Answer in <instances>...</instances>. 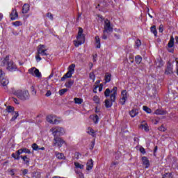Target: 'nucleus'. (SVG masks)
Returning a JSON list of instances; mask_svg holds the SVG:
<instances>
[{"instance_id":"obj_1","label":"nucleus","mask_w":178,"mask_h":178,"mask_svg":"<svg viewBox=\"0 0 178 178\" xmlns=\"http://www.w3.org/2000/svg\"><path fill=\"white\" fill-rule=\"evenodd\" d=\"M116 95H118V87L114 86L113 89L111 90L109 88L106 89L104 92V96L108 97L110 96L111 100L106 99L105 100V106L106 108H111L112 106L113 103L116 101Z\"/></svg>"},{"instance_id":"obj_2","label":"nucleus","mask_w":178,"mask_h":178,"mask_svg":"<svg viewBox=\"0 0 178 178\" xmlns=\"http://www.w3.org/2000/svg\"><path fill=\"white\" fill-rule=\"evenodd\" d=\"M1 66L3 67L6 66V69L8 70V72H16L17 70V66L13 60L9 59V56H6L1 59Z\"/></svg>"},{"instance_id":"obj_3","label":"nucleus","mask_w":178,"mask_h":178,"mask_svg":"<svg viewBox=\"0 0 178 178\" xmlns=\"http://www.w3.org/2000/svg\"><path fill=\"white\" fill-rule=\"evenodd\" d=\"M13 94L20 99L21 101H27L30 98V93H29V90H17L13 92Z\"/></svg>"},{"instance_id":"obj_4","label":"nucleus","mask_w":178,"mask_h":178,"mask_svg":"<svg viewBox=\"0 0 178 178\" xmlns=\"http://www.w3.org/2000/svg\"><path fill=\"white\" fill-rule=\"evenodd\" d=\"M83 31L84 30H83L82 28H79V32L76 36L77 40L74 41V44L76 47H80V45L86 42V36L83 34Z\"/></svg>"},{"instance_id":"obj_5","label":"nucleus","mask_w":178,"mask_h":178,"mask_svg":"<svg viewBox=\"0 0 178 178\" xmlns=\"http://www.w3.org/2000/svg\"><path fill=\"white\" fill-rule=\"evenodd\" d=\"M53 133L54 137H59L58 136H63L65 134V129L60 127H53L50 129Z\"/></svg>"},{"instance_id":"obj_6","label":"nucleus","mask_w":178,"mask_h":178,"mask_svg":"<svg viewBox=\"0 0 178 178\" xmlns=\"http://www.w3.org/2000/svg\"><path fill=\"white\" fill-rule=\"evenodd\" d=\"M67 145L66 141L62 139V138L59 136H55L53 140V146L54 147H58V148L62 147V145Z\"/></svg>"},{"instance_id":"obj_7","label":"nucleus","mask_w":178,"mask_h":178,"mask_svg":"<svg viewBox=\"0 0 178 178\" xmlns=\"http://www.w3.org/2000/svg\"><path fill=\"white\" fill-rule=\"evenodd\" d=\"M113 31V28L111 26V22L109 19H106L104 21V28L103 33H112Z\"/></svg>"},{"instance_id":"obj_8","label":"nucleus","mask_w":178,"mask_h":178,"mask_svg":"<svg viewBox=\"0 0 178 178\" xmlns=\"http://www.w3.org/2000/svg\"><path fill=\"white\" fill-rule=\"evenodd\" d=\"M38 55H41V56H48V54H47V49H45V45L40 44L38 47Z\"/></svg>"},{"instance_id":"obj_9","label":"nucleus","mask_w":178,"mask_h":178,"mask_svg":"<svg viewBox=\"0 0 178 178\" xmlns=\"http://www.w3.org/2000/svg\"><path fill=\"white\" fill-rule=\"evenodd\" d=\"M121 98L120 99V104L121 105H124L126 101H127V90H124L121 92Z\"/></svg>"},{"instance_id":"obj_10","label":"nucleus","mask_w":178,"mask_h":178,"mask_svg":"<svg viewBox=\"0 0 178 178\" xmlns=\"http://www.w3.org/2000/svg\"><path fill=\"white\" fill-rule=\"evenodd\" d=\"M29 73L31 74L32 76H35V77H41V72H40V70L35 67H32L29 70Z\"/></svg>"},{"instance_id":"obj_11","label":"nucleus","mask_w":178,"mask_h":178,"mask_svg":"<svg viewBox=\"0 0 178 178\" xmlns=\"http://www.w3.org/2000/svg\"><path fill=\"white\" fill-rule=\"evenodd\" d=\"M21 154H23V148H21L19 150L16 151L15 153H13L11 156L14 158V159H17V161H19V159H20Z\"/></svg>"},{"instance_id":"obj_12","label":"nucleus","mask_w":178,"mask_h":178,"mask_svg":"<svg viewBox=\"0 0 178 178\" xmlns=\"http://www.w3.org/2000/svg\"><path fill=\"white\" fill-rule=\"evenodd\" d=\"M10 17L11 20H16L17 17H19V14L16 10H13L12 13L10 15Z\"/></svg>"},{"instance_id":"obj_13","label":"nucleus","mask_w":178,"mask_h":178,"mask_svg":"<svg viewBox=\"0 0 178 178\" xmlns=\"http://www.w3.org/2000/svg\"><path fill=\"white\" fill-rule=\"evenodd\" d=\"M172 73H173V68L172 67V64L169 63L165 69V74H172Z\"/></svg>"},{"instance_id":"obj_14","label":"nucleus","mask_w":178,"mask_h":178,"mask_svg":"<svg viewBox=\"0 0 178 178\" xmlns=\"http://www.w3.org/2000/svg\"><path fill=\"white\" fill-rule=\"evenodd\" d=\"M86 165V170H91V169H92V168L94 167V161H92V159H90L88 161Z\"/></svg>"},{"instance_id":"obj_15","label":"nucleus","mask_w":178,"mask_h":178,"mask_svg":"<svg viewBox=\"0 0 178 178\" xmlns=\"http://www.w3.org/2000/svg\"><path fill=\"white\" fill-rule=\"evenodd\" d=\"M0 83L3 87H6L9 84V79L6 76L0 80Z\"/></svg>"},{"instance_id":"obj_16","label":"nucleus","mask_w":178,"mask_h":178,"mask_svg":"<svg viewBox=\"0 0 178 178\" xmlns=\"http://www.w3.org/2000/svg\"><path fill=\"white\" fill-rule=\"evenodd\" d=\"M142 161L143 165H145V168H149V160L146 156L142 157Z\"/></svg>"},{"instance_id":"obj_17","label":"nucleus","mask_w":178,"mask_h":178,"mask_svg":"<svg viewBox=\"0 0 178 178\" xmlns=\"http://www.w3.org/2000/svg\"><path fill=\"white\" fill-rule=\"evenodd\" d=\"M55 155L58 159H63V161L66 159V156H65V154H63V153H59L58 152H55Z\"/></svg>"},{"instance_id":"obj_18","label":"nucleus","mask_w":178,"mask_h":178,"mask_svg":"<svg viewBox=\"0 0 178 178\" xmlns=\"http://www.w3.org/2000/svg\"><path fill=\"white\" fill-rule=\"evenodd\" d=\"M154 113L156 115H167L168 111L163 109L158 108L157 110L155 111Z\"/></svg>"},{"instance_id":"obj_19","label":"nucleus","mask_w":178,"mask_h":178,"mask_svg":"<svg viewBox=\"0 0 178 178\" xmlns=\"http://www.w3.org/2000/svg\"><path fill=\"white\" fill-rule=\"evenodd\" d=\"M20 158L24 161L25 165H30V158L27 157V156H20Z\"/></svg>"},{"instance_id":"obj_20","label":"nucleus","mask_w":178,"mask_h":178,"mask_svg":"<svg viewBox=\"0 0 178 178\" xmlns=\"http://www.w3.org/2000/svg\"><path fill=\"white\" fill-rule=\"evenodd\" d=\"M129 115H130L131 118H135V116H137V115H138V110H137L136 108H133L129 112Z\"/></svg>"},{"instance_id":"obj_21","label":"nucleus","mask_w":178,"mask_h":178,"mask_svg":"<svg viewBox=\"0 0 178 178\" xmlns=\"http://www.w3.org/2000/svg\"><path fill=\"white\" fill-rule=\"evenodd\" d=\"M95 40L96 48H101V39H99V36H95Z\"/></svg>"},{"instance_id":"obj_22","label":"nucleus","mask_w":178,"mask_h":178,"mask_svg":"<svg viewBox=\"0 0 178 178\" xmlns=\"http://www.w3.org/2000/svg\"><path fill=\"white\" fill-rule=\"evenodd\" d=\"M30 10V6L27 3L24 4L22 7V13H27Z\"/></svg>"},{"instance_id":"obj_23","label":"nucleus","mask_w":178,"mask_h":178,"mask_svg":"<svg viewBox=\"0 0 178 178\" xmlns=\"http://www.w3.org/2000/svg\"><path fill=\"white\" fill-rule=\"evenodd\" d=\"M174 45H175V38H173V36H171L170 41L168 44V48H172Z\"/></svg>"},{"instance_id":"obj_24","label":"nucleus","mask_w":178,"mask_h":178,"mask_svg":"<svg viewBox=\"0 0 178 178\" xmlns=\"http://www.w3.org/2000/svg\"><path fill=\"white\" fill-rule=\"evenodd\" d=\"M142 61H143V57H141V56H140V55L136 56L135 62L138 65H140V63H141Z\"/></svg>"},{"instance_id":"obj_25","label":"nucleus","mask_w":178,"mask_h":178,"mask_svg":"<svg viewBox=\"0 0 178 178\" xmlns=\"http://www.w3.org/2000/svg\"><path fill=\"white\" fill-rule=\"evenodd\" d=\"M90 119H92L94 123L97 124V123H98V121L99 120V117H98V115H90Z\"/></svg>"},{"instance_id":"obj_26","label":"nucleus","mask_w":178,"mask_h":178,"mask_svg":"<svg viewBox=\"0 0 178 178\" xmlns=\"http://www.w3.org/2000/svg\"><path fill=\"white\" fill-rule=\"evenodd\" d=\"M54 119H55V116H54V115H48L47 117V121L49 123H51V124H53Z\"/></svg>"},{"instance_id":"obj_27","label":"nucleus","mask_w":178,"mask_h":178,"mask_svg":"<svg viewBox=\"0 0 178 178\" xmlns=\"http://www.w3.org/2000/svg\"><path fill=\"white\" fill-rule=\"evenodd\" d=\"M151 33H153L154 34V36L156 37L158 32L156 31V26L155 25L151 26L150 28Z\"/></svg>"},{"instance_id":"obj_28","label":"nucleus","mask_w":178,"mask_h":178,"mask_svg":"<svg viewBox=\"0 0 178 178\" xmlns=\"http://www.w3.org/2000/svg\"><path fill=\"white\" fill-rule=\"evenodd\" d=\"M111 79H112V75H111V74L106 73V75H105L106 83H109V81H111Z\"/></svg>"},{"instance_id":"obj_29","label":"nucleus","mask_w":178,"mask_h":178,"mask_svg":"<svg viewBox=\"0 0 178 178\" xmlns=\"http://www.w3.org/2000/svg\"><path fill=\"white\" fill-rule=\"evenodd\" d=\"M74 103L77 104L78 105H81L83 104V99L75 97L74 99Z\"/></svg>"},{"instance_id":"obj_30","label":"nucleus","mask_w":178,"mask_h":178,"mask_svg":"<svg viewBox=\"0 0 178 178\" xmlns=\"http://www.w3.org/2000/svg\"><path fill=\"white\" fill-rule=\"evenodd\" d=\"M74 165L76 169H84V165L80 164L79 162H74Z\"/></svg>"},{"instance_id":"obj_31","label":"nucleus","mask_w":178,"mask_h":178,"mask_svg":"<svg viewBox=\"0 0 178 178\" xmlns=\"http://www.w3.org/2000/svg\"><path fill=\"white\" fill-rule=\"evenodd\" d=\"M74 81L70 80L68 82L65 83V86L67 88H70V87H72L74 84Z\"/></svg>"},{"instance_id":"obj_32","label":"nucleus","mask_w":178,"mask_h":178,"mask_svg":"<svg viewBox=\"0 0 178 178\" xmlns=\"http://www.w3.org/2000/svg\"><path fill=\"white\" fill-rule=\"evenodd\" d=\"M143 111H145V112H146L147 113H151V112H152V111L151 110V108H148V106H143Z\"/></svg>"},{"instance_id":"obj_33","label":"nucleus","mask_w":178,"mask_h":178,"mask_svg":"<svg viewBox=\"0 0 178 178\" xmlns=\"http://www.w3.org/2000/svg\"><path fill=\"white\" fill-rule=\"evenodd\" d=\"M74 67H76V65L72 64L69 66V72L74 73Z\"/></svg>"},{"instance_id":"obj_34","label":"nucleus","mask_w":178,"mask_h":178,"mask_svg":"<svg viewBox=\"0 0 178 178\" xmlns=\"http://www.w3.org/2000/svg\"><path fill=\"white\" fill-rule=\"evenodd\" d=\"M31 147L33 149H34V151H39L40 149V147H38V145L36 143L32 144Z\"/></svg>"},{"instance_id":"obj_35","label":"nucleus","mask_w":178,"mask_h":178,"mask_svg":"<svg viewBox=\"0 0 178 178\" xmlns=\"http://www.w3.org/2000/svg\"><path fill=\"white\" fill-rule=\"evenodd\" d=\"M73 74V72H72V71H68L65 74V77L67 79H70V77H72V75Z\"/></svg>"},{"instance_id":"obj_36","label":"nucleus","mask_w":178,"mask_h":178,"mask_svg":"<svg viewBox=\"0 0 178 178\" xmlns=\"http://www.w3.org/2000/svg\"><path fill=\"white\" fill-rule=\"evenodd\" d=\"M6 111L8 113L13 112V111H15V108L12 106H8L6 108Z\"/></svg>"},{"instance_id":"obj_37","label":"nucleus","mask_w":178,"mask_h":178,"mask_svg":"<svg viewBox=\"0 0 178 178\" xmlns=\"http://www.w3.org/2000/svg\"><path fill=\"white\" fill-rule=\"evenodd\" d=\"M5 72L2 71V70H0V81L2 80V79H5Z\"/></svg>"},{"instance_id":"obj_38","label":"nucleus","mask_w":178,"mask_h":178,"mask_svg":"<svg viewBox=\"0 0 178 178\" xmlns=\"http://www.w3.org/2000/svg\"><path fill=\"white\" fill-rule=\"evenodd\" d=\"M59 123H60V120H59V119L54 117V119L53 120V124H59Z\"/></svg>"},{"instance_id":"obj_39","label":"nucleus","mask_w":178,"mask_h":178,"mask_svg":"<svg viewBox=\"0 0 178 178\" xmlns=\"http://www.w3.org/2000/svg\"><path fill=\"white\" fill-rule=\"evenodd\" d=\"M13 26H15L16 27H19V26H22V22L16 21L15 22H13Z\"/></svg>"},{"instance_id":"obj_40","label":"nucleus","mask_w":178,"mask_h":178,"mask_svg":"<svg viewBox=\"0 0 178 178\" xmlns=\"http://www.w3.org/2000/svg\"><path fill=\"white\" fill-rule=\"evenodd\" d=\"M88 133V134H90V136H92V137H94V134L95 132L94 131V129L89 128Z\"/></svg>"},{"instance_id":"obj_41","label":"nucleus","mask_w":178,"mask_h":178,"mask_svg":"<svg viewBox=\"0 0 178 178\" xmlns=\"http://www.w3.org/2000/svg\"><path fill=\"white\" fill-rule=\"evenodd\" d=\"M93 101L95 104H99V97H98V96H94Z\"/></svg>"},{"instance_id":"obj_42","label":"nucleus","mask_w":178,"mask_h":178,"mask_svg":"<svg viewBox=\"0 0 178 178\" xmlns=\"http://www.w3.org/2000/svg\"><path fill=\"white\" fill-rule=\"evenodd\" d=\"M67 92V89H66V88L61 89L59 90V94H60V95H63V94H65Z\"/></svg>"},{"instance_id":"obj_43","label":"nucleus","mask_w":178,"mask_h":178,"mask_svg":"<svg viewBox=\"0 0 178 178\" xmlns=\"http://www.w3.org/2000/svg\"><path fill=\"white\" fill-rule=\"evenodd\" d=\"M19 116V113H15L13 117L11 118V121L13 122V120H16Z\"/></svg>"},{"instance_id":"obj_44","label":"nucleus","mask_w":178,"mask_h":178,"mask_svg":"<svg viewBox=\"0 0 178 178\" xmlns=\"http://www.w3.org/2000/svg\"><path fill=\"white\" fill-rule=\"evenodd\" d=\"M22 151L23 152H24L25 154H31V151H30V149L24 147V148H22Z\"/></svg>"},{"instance_id":"obj_45","label":"nucleus","mask_w":178,"mask_h":178,"mask_svg":"<svg viewBox=\"0 0 178 178\" xmlns=\"http://www.w3.org/2000/svg\"><path fill=\"white\" fill-rule=\"evenodd\" d=\"M141 127L144 129L145 131H148V126L147 125V124H141Z\"/></svg>"},{"instance_id":"obj_46","label":"nucleus","mask_w":178,"mask_h":178,"mask_svg":"<svg viewBox=\"0 0 178 178\" xmlns=\"http://www.w3.org/2000/svg\"><path fill=\"white\" fill-rule=\"evenodd\" d=\"M31 91L33 95H35V94H37V91L34 88V86L31 87Z\"/></svg>"},{"instance_id":"obj_47","label":"nucleus","mask_w":178,"mask_h":178,"mask_svg":"<svg viewBox=\"0 0 178 178\" xmlns=\"http://www.w3.org/2000/svg\"><path fill=\"white\" fill-rule=\"evenodd\" d=\"M89 77L92 80H95V74H94V72H90L89 74Z\"/></svg>"},{"instance_id":"obj_48","label":"nucleus","mask_w":178,"mask_h":178,"mask_svg":"<svg viewBox=\"0 0 178 178\" xmlns=\"http://www.w3.org/2000/svg\"><path fill=\"white\" fill-rule=\"evenodd\" d=\"M98 87H99V92H101V91H102V88L104 87V85L102 83V84L99 85V86H96L95 88V90H97Z\"/></svg>"},{"instance_id":"obj_49","label":"nucleus","mask_w":178,"mask_h":178,"mask_svg":"<svg viewBox=\"0 0 178 178\" xmlns=\"http://www.w3.org/2000/svg\"><path fill=\"white\" fill-rule=\"evenodd\" d=\"M162 178H172L170 173H165L163 175Z\"/></svg>"},{"instance_id":"obj_50","label":"nucleus","mask_w":178,"mask_h":178,"mask_svg":"<svg viewBox=\"0 0 178 178\" xmlns=\"http://www.w3.org/2000/svg\"><path fill=\"white\" fill-rule=\"evenodd\" d=\"M47 17H49V19L54 20V15H52V13H48L47 14Z\"/></svg>"},{"instance_id":"obj_51","label":"nucleus","mask_w":178,"mask_h":178,"mask_svg":"<svg viewBox=\"0 0 178 178\" xmlns=\"http://www.w3.org/2000/svg\"><path fill=\"white\" fill-rule=\"evenodd\" d=\"M159 130L160 131H166V128L163 125H161L160 127H159Z\"/></svg>"},{"instance_id":"obj_52","label":"nucleus","mask_w":178,"mask_h":178,"mask_svg":"<svg viewBox=\"0 0 178 178\" xmlns=\"http://www.w3.org/2000/svg\"><path fill=\"white\" fill-rule=\"evenodd\" d=\"M35 59L37 60V62H40V60H41V56H40V54H38V53H37L36 56H35Z\"/></svg>"},{"instance_id":"obj_53","label":"nucleus","mask_w":178,"mask_h":178,"mask_svg":"<svg viewBox=\"0 0 178 178\" xmlns=\"http://www.w3.org/2000/svg\"><path fill=\"white\" fill-rule=\"evenodd\" d=\"M12 99L13 102H15V104H16L17 105H19V104H20V102H19L17 99H16V97H13Z\"/></svg>"},{"instance_id":"obj_54","label":"nucleus","mask_w":178,"mask_h":178,"mask_svg":"<svg viewBox=\"0 0 178 178\" xmlns=\"http://www.w3.org/2000/svg\"><path fill=\"white\" fill-rule=\"evenodd\" d=\"M141 45V41L140 40H137L136 41V46L138 48Z\"/></svg>"},{"instance_id":"obj_55","label":"nucleus","mask_w":178,"mask_h":178,"mask_svg":"<svg viewBox=\"0 0 178 178\" xmlns=\"http://www.w3.org/2000/svg\"><path fill=\"white\" fill-rule=\"evenodd\" d=\"M159 33H163V25L161 24L159 26Z\"/></svg>"},{"instance_id":"obj_56","label":"nucleus","mask_w":178,"mask_h":178,"mask_svg":"<svg viewBox=\"0 0 178 178\" xmlns=\"http://www.w3.org/2000/svg\"><path fill=\"white\" fill-rule=\"evenodd\" d=\"M52 92H51V90H47V93L45 94L46 97H51Z\"/></svg>"},{"instance_id":"obj_57","label":"nucleus","mask_w":178,"mask_h":178,"mask_svg":"<svg viewBox=\"0 0 178 178\" xmlns=\"http://www.w3.org/2000/svg\"><path fill=\"white\" fill-rule=\"evenodd\" d=\"M116 165H119V162H118V161L113 162V163H111V168H113L114 166H116Z\"/></svg>"},{"instance_id":"obj_58","label":"nucleus","mask_w":178,"mask_h":178,"mask_svg":"<svg viewBox=\"0 0 178 178\" xmlns=\"http://www.w3.org/2000/svg\"><path fill=\"white\" fill-rule=\"evenodd\" d=\"M79 156H80V153H79V152H76L75 154H74V158L76 159H79Z\"/></svg>"},{"instance_id":"obj_59","label":"nucleus","mask_w":178,"mask_h":178,"mask_svg":"<svg viewBox=\"0 0 178 178\" xmlns=\"http://www.w3.org/2000/svg\"><path fill=\"white\" fill-rule=\"evenodd\" d=\"M102 38L103 40H106V38H108V36L106 35V33H103V35L102 36Z\"/></svg>"},{"instance_id":"obj_60","label":"nucleus","mask_w":178,"mask_h":178,"mask_svg":"<svg viewBox=\"0 0 178 178\" xmlns=\"http://www.w3.org/2000/svg\"><path fill=\"white\" fill-rule=\"evenodd\" d=\"M140 152H141V154H145V149H144V147H140Z\"/></svg>"},{"instance_id":"obj_61","label":"nucleus","mask_w":178,"mask_h":178,"mask_svg":"<svg viewBox=\"0 0 178 178\" xmlns=\"http://www.w3.org/2000/svg\"><path fill=\"white\" fill-rule=\"evenodd\" d=\"M22 173H23V175H27V173H29V170L24 169V170L22 171Z\"/></svg>"},{"instance_id":"obj_62","label":"nucleus","mask_w":178,"mask_h":178,"mask_svg":"<svg viewBox=\"0 0 178 178\" xmlns=\"http://www.w3.org/2000/svg\"><path fill=\"white\" fill-rule=\"evenodd\" d=\"M95 145V142L92 141V145H90V149H93Z\"/></svg>"},{"instance_id":"obj_63","label":"nucleus","mask_w":178,"mask_h":178,"mask_svg":"<svg viewBox=\"0 0 178 178\" xmlns=\"http://www.w3.org/2000/svg\"><path fill=\"white\" fill-rule=\"evenodd\" d=\"M66 79H67L65 75H64L62 78H61V81H65V80H66Z\"/></svg>"},{"instance_id":"obj_64","label":"nucleus","mask_w":178,"mask_h":178,"mask_svg":"<svg viewBox=\"0 0 178 178\" xmlns=\"http://www.w3.org/2000/svg\"><path fill=\"white\" fill-rule=\"evenodd\" d=\"M79 177L80 178H84V175L82 172L79 173Z\"/></svg>"}]
</instances>
